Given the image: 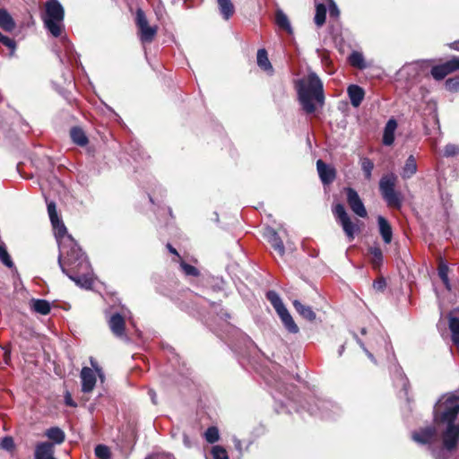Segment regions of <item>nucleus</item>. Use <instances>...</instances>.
I'll return each mask as SVG.
<instances>
[{
    "instance_id": "f257e3e1",
    "label": "nucleus",
    "mask_w": 459,
    "mask_h": 459,
    "mask_svg": "<svg viewBox=\"0 0 459 459\" xmlns=\"http://www.w3.org/2000/svg\"><path fill=\"white\" fill-rule=\"evenodd\" d=\"M48 213L58 242V264L62 272L78 286L90 289L93 283L91 264L76 241L67 234L54 202L48 203Z\"/></svg>"
},
{
    "instance_id": "f03ea898",
    "label": "nucleus",
    "mask_w": 459,
    "mask_h": 459,
    "mask_svg": "<svg viewBox=\"0 0 459 459\" xmlns=\"http://www.w3.org/2000/svg\"><path fill=\"white\" fill-rule=\"evenodd\" d=\"M298 100L306 114H313L325 104L324 85L315 72L295 82Z\"/></svg>"
},
{
    "instance_id": "7ed1b4c3",
    "label": "nucleus",
    "mask_w": 459,
    "mask_h": 459,
    "mask_svg": "<svg viewBox=\"0 0 459 459\" xmlns=\"http://www.w3.org/2000/svg\"><path fill=\"white\" fill-rule=\"evenodd\" d=\"M441 409L442 406L440 404H435L433 410L434 419L436 421L447 424L446 429L443 433V444L446 450L451 451L456 446L459 437V426L455 424L456 409L458 407L450 403L448 409Z\"/></svg>"
},
{
    "instance_id": "20e7f679",
    "label": "nucleus",
    "mask_w": 459,
    "mask_h": 459,
    "mask_svg": "<svg viewBox=\"0 0 459 459\" xmlns=\"http://www.w3.org/2000/svg\"><path fill=\"white\" fill-rule=\"evenodd\" d=\"M41 20L45 29L55 38L62 35L65 30V10L58 0H48L41 13Z\"/></svg>"
},
{
    "instance_id": "39448f33",
    "label": "nucleus",
    "mask_w": 459,
    "mask_h": 459,
    "mask_svg": "<svg viewBox=\"0 0 459 459\" xmlns=\"http://www.w3.org/2000/svg\"><path fill=\"white\" fill-rule=\"evenodd\" d=\"M397 176L394 173L384 175L379 180V191L387 205L392 208L400 209L403 205V195L395 191Z\"/></svg>"
},
{
    "instance_id": "423d86ee",
    "label": "nucleus",
    "mask_w": 459,
    "mask_h": 459,
    "mask_svg": "<svg viewBox=\"0 0 459 459\" xmlns=\"http://www.w3.org/2000/svg\"><path fill=\"white\" fill-rule=\"evenodd\" d=\"M266 299L270 301L275 309L285 329L290 333H298L299 328L293 320V317L290 314L289 310L284 306L280 295L275 290H268L266 292Z\"/></svg>"
},
{
    "instance_id": "0eeeda50",
    "label": "nucleus",
    "mask_w": 459,
    "mask_h": 459,
    "mask_svg": "<svg viewBox=\"0 0 459 459\" xmlns=\"http://www.w3.org/2000/svg\"><path fill=\"white\" fill-rule=\"evenodd\" d=\"M307 410L311 415L325 420H333L341 411L340 407L332 401L321 398H316L314 404L309 403Z\"/></svg>"
},
{
    "instance_id": "6e6552de",
    "label": "nucleus",
    "mask_w": 459,
    "mask_h": 459,
    "mask_svg": "<svg viewBox=\"0 0 459 459\" xmlns=\"http://www.w3.org/2000/svg\"><path fill=\"white\" fill-rule=\"evenodd\" d=\"M333 213L335 216L337 222L342 226L349 241H352L355 238V235L360 231L359 224L351 220L343 204H338L333 207Z\"/></svg>"
},
{
    "instance_id": "1a4fd4ad",
    "label": "nucleus",
    "mask_w": 459,
    "mask_h": 459,
    "mask_svg": "<svg viewBox=\"0 0 459 459\" xmlns=\"http://www.w3.org/2000/svg\"><path fill=\"white\" fill-rule=\"evenodd\" d=\"M91 363L92 367H94L95 371L88 367H83L81 371L82 391L83 393H91L94 389L96 385V373L101 381L104 378L102 369L95 365L92 359H91Z\"/></svg>"
},
{
    "instance_id": "9d476101",
    "label": "nucleus",
    "mask_w": 459,
    "mask_h": 459,
    "mask_svg": "<svg viewBox=\"0 0 459 459\" xmlns=\"http://www.w3.org/2000/svg\"><path fill=\"white\" fill-rule=\"evenodd\" d=\"M426 61H416L404 65L398 72L401 79H405L409 82H412L423 72Z\"/></svg>"
},
{
    "instance_id": "9b49d317",
    "label": "nucleus",
    "mask_w": 459,
    "mask_h": 459,
    "mask_svg": "<svg viewBox=\"0 0 459 459\" xmlns=\"http://www.w3.org/2000/svg\"><path fill=\"white\" fill-rule=\"evenodd\" d=\"M345 193L347 196V203L351 210L359 217L366 218L368 216V212L358 192L351 187H346Z\"/></svg>"
},
{
    "instance_id": "f8f14e48",
    "label": "nucleus",
    "mask_w": 459,
    "mask_h": 459,
    "mask_svg": "<svg viewBox=\"0 0 459 459\" xmlns=\"http://www.w3.org/2000/svg\"><path fill=\"white\" fill-rule=\"evenodd\" d=\"M411 438L420 445H431L437 439V432L435 427L429 426L412 432Z\"/></svg>"
},
{
    "instance_id": "ddd939ff",
    "label": "nucleus",
    "mask_w": 459,
    "mask_h": 459,
    "mask_svg": "<svg viewBox=\"0 0 459 459\" xmlns=\"http://www.w3.org/2000/svg\"><path fill=\"white\" fill-rule=\"evenodd\" d=\"M316 169L319 178L324 185H330L336 178V170L325 163L322 160L316 161Z\"/></svg>"
},
{
    "instance_id": "4468645a",
    "label": "nucleus",
    "mask_w": 459,
    "mask_h": 459,
    "mask_svg": "<svg viewBox=\"0 0 459 459\" xmlns=\"http://www.w3.org/2000/svg\"><path fill=\"white\" fill-rule=\"evenodd\" d=\"M264 236L274 251H276L280 256H283L285 254V247L277 231L273 228H267L264 230Z\"/></svg>"
},
{
    "instance_id": "2eb2a0df",
    "label": "nucleus",
    "mask_w": 459,
    "mask_h": 459,
    "mask_svg": "<svg viewBox=\"0 0 459 459\" xmlns=\"http://www.w3.org/2000/svg\"><path fill=\"white\" fill-rule=\"evenodd\" d=\"M108 326L113 333L118 338L126 337L125 334V316L119 313H114L108 319Z\"/></svg>"
},
{
    "instance_id": "dca6fc26",
    "label": "nucleus",
    "mask_w": 459,
    "mask_h": 459,
    "mask_svg": "<svg viewBox=\"0 0 459 459\" xmlns=\"http://www.w3.org/2000/svg\"><path fill=\"white\" fill-rule=\"evenodd\" d=\"M55 447L54 444L49 442H40L35 447L34 458L35 459H56L54 456Z\"/></svg>"
},
{
    "instance_id": "f3484780",
    "label": "nucleus",
    "mask_w": 459,
    "mask_h": 459,
    "mask_svg": "<svg viewBox=\"0 0 459 459\" xmlns=\"http://www.w3.org/2000/svg\"><path fill=\"white\" fill-rule=\"evenodd\" d=\"M347 93L350 98L351 104L354 108H358L365 97V91L357 84H351L347 88Z\"/></svg>"
},
{
    "instance_id": "a211bd4d",
    "label": "nucleus",
    "mask_w": 459,
    "mask_h": 459,
    "mask_svg": "<svg viewBox=\"0 0 459 459\" xmlns=\"http://www.w3.org/2000/svg\"><path fill=\"white\" fill-rule=\"evenodd\" d=\"M449 329L452 333V340L459 347V309H454L448 315Z\"/></svg>"
},
{
    "instance_id": "6ab92c4d",
    "label": "nucleus",
    "mask_w": 459,
    "mask_h": 459,
    "mask_svg": "<svg viewBox=\"0 0 459 459\" xmlns=\"http://www.w3.org/2000/svg\"><path fill=\"white\" fill-rule=\"evenodd\" d=\"M397 128V122L394 118H390L384 128L383 144L391 146L394 142V133Z\"/></svg>"
},
{
    "instance_id": "aec40b11",
    "label": "nucleus",
    "mask_w": 459,
    "mask_h": 459,
    "mask_svg": "<svg viewBox=\"0 0 459 459\" xmlns=\"http://www.w3.org/2000/svg\"><path fill=\"white\" fill-rule=\"evenodd\" d=\"M377 224L379 229V233L383 238V241L385 244H389L392 241L393 238V230L388 221L383 217L382 215L377 216Z\"/></svg>"
},
{
    "instance_id": "412c9836",
    "label": "nucleus",
    "mask_w": 459,
    "mask_h": 459,
    "mask_svg": "<svg viewBox=\"0 0 459 459\" xmlns=\"http://www.w3.org/2000/svg\"><path fill=\"white\" fill-rule=\"evenodd\" d=\"M266 382L269 385L274 387L280 394H283L288 399H292L290 390L292 386L287 385L281 377H271V378L266 379Z\"/></svg>"
},
{
    "instance_id": "4be33fe9",
    "label": "nucleus",
    "mask_w": 459,
    "mask_h": 459,
    "mask_svg": "<svg viewBox=\"0 0 459 459\" xmlns=\"http://www.w3.org/2000/svg\"><path fill=\"white\" fill-rule=\"evenodd\" d=\"M0 27L7 32L13 31L16 27L13 18L4 8H0Z\"/></svg>"
},
{
    "instance_id": "5701e85b",
    "label": "nucleus",
    "mask_w": 459,
    "mask_h": 459,
    "mask_svg": "<svg viewBox=\"0 0 459 459\" xmlns=\"http://www.w3.org/2000/svg\"><path fill=\"white\" fill-rule=\"evenodd\" d=\"M45 436L52 441L50 443L54 444V446L62 444L65 439V432L58 427L48 429L45 432Z\"/></svg>"
},
{
    "instance_id": "b1692460",
    "label": "nucleus",
    "mask_w": 459,
    "mask_h": 459,
    "mask_svg": "<svg viewBox=\"0 0 459 459\" xmlns=\"http://www.w3.org/2000/svg\"><path fill=\"white\" fill-rule=\"evenodd\" d=\"M31 308L34 312L46 316L50 313V303L46 299H32L30 301Z\"/></svg>"
},
{
    "instance_id": "393cba45",
    "label": "nucleus",
    "mask_w": 459,
    "mask_h": 459,
    "mask_svg": "<svg viewBox=\"0 0 459 459\" xmlns=\"http://www.w3.org/2000/svg\"><path fill=\"white\" fill-rule=\"evenodd\" d=\"M293 307L296 311L305 319L308 321H313L316 319V313L313 311L311 307L305 306L297 299L293 301Z\"/></svg>"
},
{
    "instance_id": "a878e982",
    "label": "nucleus",
    "mask_w": 459,
    "mask_h": 459,
    "mask_svg": "<svg viewBox=\"0 0 459 459\" xmlns=\"http://www.w3.org/2000/svg\"><path fill=\"white\" fill-rule=\"evenodd\" d=\"M70 136L73 143L79 146H85L89 142L85 132L78 126H74L71 129Z\"/></svg>"
},
{
    "instance_id": "bb28decb",
    "label": "nucleus",
    "mask_w": 459,
    "mask_h": 459,
    "mask_svg": "<svg viewBox=\"0 0 459 459\" xmlns=\"http://www.w3.org/2000/svg\"><path fill=\"white\" fill-rule=\"evenodd\" d=\"M220 13L224 20H229L235 12V7L231 0H217Z\"/></svg>"
},
{
    "instance_id": "cd10ccee",
    "label": "nucleus",
    "mask_w": 459,
    "mask_h": 459,
    "mask_svg": "<svg viewBox=\"0 0 459 459\" xmlns=\"http://www.w3.org/2000/svg\"><path fill=\"white\" fill-rule=\"evenodd\" d=\"M417 172L416 160L412 155H410L406 160L405 165L403 168L402 177L403 178H410Z\"/></svg>"
},
{
    "instance_id": "c85d7f7f",
    "label": "nucleus",
    "mask_w": 459,
    "mask_h": 459,
    "mask_svg": "<svg viewBox=\"0 0 459 459\" xmlns=\"http://www.w3.org/2000/svg\"><path fill=\"white\" fill-rule=\"evenodd\" d=\"M275 22L280 29L284 30L289 33L292 32V28L289 18L282 10H277L275 14Z\"/></svg>"
},
{
    "instance_id": "c756f323",
    "label": "nucleus",
    "mask_w": 459,
    "mask_h": 459,
    "mask_svg": "<svg viewBox=\"0 0 459 459\" xmlns=\"http://www.w3.org/2000/svg\"><path fill=\"white\" fill-rule=\"evenodd\" d=\"M256 62L261 69L264 71H273V66L268 59V55L264 48L258 49L256 54Z\"/></svg>"
},
{
    "instance_id": "7c9ffc66",
    "label": "nucleus",
    "mask_w": 459,
    "mask_h": 459,
    "mask_svg": "<svg viewBox=\"0 0 459 459\" xmlns=\"http://www.w3.org/2000/svg\"><path fill=\"white\" fill-rule=\"evenodd\" d=\"M326 18V7L324 4H317L316 5L315 23L317 27L325 24Z\"/></svg>"
},
{
    "instance_id": "2f4dec72",
    "label": "nucleus",
    "mask_w": 459,
    "mask_h": 459,
    "mask_svg": "<svg viewBox=\"0 0 459 459\" xmlns=\"http://www.w3.org/2000/svg\"><path fill=\"white\" fill-rule=\"evenodd\" d=\"M156 33L157 29L148 25L140 30V39L142 42H152Z\"/></svg>"
},
{
    "instance_id": "473e14b6",
    "label": "nucleus",
    "mask_w": 459,
    "mask_h": 459,
    "mask_svg": "<svg viewBox=\"0 0 459 459\" xmlns=\"http://www.w3.org/2000/svg\"><path fill=\"white\" fill-rule=\"evenodd\" d=\"M450 403H452L454 405H457L458 409H456V416L459 413V401L456 396L451 394L447 396H443L440 398L436 404H440L442 406L441 410H446L449 408Z\"/></svg>"
},
{
    "instance_id": "72a5a7b5",
    "label": "nucleus",
    "mask_w": 459,
    "mask_h": 459,
    "mask_svg": "<svg viewBox=\"0 0 459 459\" xmlns=\"http://www.w3.org/2000/svg\"><path fill=\"white\" fill-rule=\"evenodd\" d=\"M360 165L365 178L369 180L371 178L372 170L374 169L373 161L368 157H363L360 159Z\"/></svg>"
},
{
    "instance_id": "f704fd0d",
    "label": "nucleus",
    "mask_w": 459,
    "mask_h": 459,
    "mask_svg": "<svg viewBox=\"0 0 459 459\" xmlns=\"http://www.w3.org/2000/svg\"><path fill=\"white\" fill-rule=\"evenodd\" d=\"M349 61L351 65L359 69H364L366 67L364 56L360 52H352L349 57Z\"/></svg>"
},
{
    "instance_id": "c9c22d12",
    "label": "nucleus",
    "mask_w": 459,
    "mask_h": 459,
    "mask_svg": "<svg viewBox=\"0 0 459 459\" xmlns=\"http://www.w3.org/2000/svg\"><path fill=\"white\" fill-rule=\"evenodd\" d=\"M448 271H449L448 266L445 263L442 262L439 264L438 276L441 279V281H443L446 290H450L451 285H450V281L448 279Z\"/></svg>"
},
{
    "instance_id": "e433bc0d",
    "label": "nucleus",
    "mask_w": 459,
    "mask_h": 459,
    "mask_svg": "<svg viewBox=\"0 0 459 459\" xmlns=\"http://www.w3.org/2000/svg\"><path fill=\"white\" fill-rule=\"evenodd\" d=\"M204 438L210 444L219 441L220 433L218 428L214 426L209 427L204 432Z\"/></svg>"
},
{
    "instance_id": "4c0bfd02",
    "label": "nucleus",
    "mask_w": 459,
    "mask_h": 459,
    "mask_svg": "<svg viewBox=\"0 0 459 459\" xmlns=\"http://www.w3.org/2000/svg\"><path fill=\"white\" fill-rule=\"evenodd\" d=\"M369 252L372 255V264L375 269L378 268L383 262V254L379 247H370Z\"/></svg>"
},
{
    "instance_id": "58836bf2",
    "label": "nucleus",
    "mask_w": 459,
    "mask_h": 459,
    "mask_svg": "<svg viewBox=\"0 0 459 459\" xmlns=\"http://www.w3.org/2000/svg\"><path fill=\"white\" fill-rule=\"evenodd\" d=\"M211 455L213 459H229L227 450L220 445H215L212 447Z\"/></svg>"
},
{
    "instance_id": "ea45409f",
    "label": "nucleus",
    "mask_w": 459,
    "mask_h": 459,
    "mask_svg": "<svg viewBox=\"0 0 459 459\" xmlns=\"http://www.w3.org/2000/svg\"><path fill=\"white\" fill-rule=\"evenodd\" d=\"M447 74H449L446 65L444 64L439 65H435L431 69V75L436 80H442L444 79Z\"/></svg>"
},
{
    "instance_id": "a19ab883",
    "label": "nucleus",
    "mask_w": 459,
    "mask_h": 459,
    "mask_svg": "<svg viewBox=\"0 0 459 459\" xmlns=\"http://www.w3.org/2000/svg\"><path fill=\"white\" fill-rule=\"evenodd\" d=\"M179 265H180L181 270L183 271V273L186 276H195V277H196V276L199 275V271H198L197 268H195V266H193L191 264H186L181 258L179 260Z\"/></svg>"
},
{
    "instance_id": "79ce46f5",
    "label": "nucleus",
    "mask_w": 459,
    "mask_h": 459,
    "mask_svg": "<svg viewBox=\"0 0 459 459\" xmlns=\"http://www.w3.org/2000/svg\"><path fill=\"white\" fill-rule=\"evenodd\" d=\"M0 261L8 268L14 267V264L4 245H0Z\"/></svg>"
},
{
    "instance_id": "37998d69",
    "label": "nucleus",
    "mask_w": 459,
    "mask_h": 459,
    "mask_svg": "<svg viewBox=\"0 0 459 459\" xmlns=\"http://www.w3.org/2000/svg\"><path fill=\"white\" fill-rule=\"evenodd\" d=\"M95 455L100 459H109L110 450L105 445H97L94 449Z\"/></svg>"
},
{
    "instance_id": "c03bdc74",
    "label": "nucleus",
    "mask_w": 459,
    "mask_h": 459,
    "mask_svg": "<svg viewBox=\"0 0 459 459\" xmlns=\"http://www.w3.org/2000/svg\"><path fill=\"white\" fill-rule=\"evenodd\" d=\"M0 448L8 452H12L14 449L13 438L10 436H6L2 438L0 442Z\"/></svg>"
},
{
    "instance_id": "a18cd8bd",
    "label": "nucleus",
    "mask_w": 459,
    "mask_h": 459,
    "mask_svg": "<svg viewBox=\"0 0 459 459\" xmlns=\"http://www.w3.org/2000/svg\"><path fill=\"white\" fill-rule=\"evenodd\" d=\"M459 154V146L453 143H448L445 146L443 155L446 158L454 157Z\"/></svg>"
},
{
    "instance_id": "49530a36",
    "label": "nucleus",
    "mask_w": 459,
    "mask_h": 459,
    "mask_svg": "<svg viewBox=\"0 0 459 459\" xmlns=\"http://www.w3.org/2000/svg\"><path fill=\"white\" fill-rule=\"evenodd\" d=\"M136 24L139 30L149 25L146 15L142 9H138L136 12Z\"/></svg>"
},
{
    "instance_id": "de8ad7c7",
    "label": "nucleus",
    "mask_w": 459,
    "mask_h": 459,
    "mask_svg": "<svg viewBox=\"0 0 459 459\" xmlns=\"http://www.w3.org/2000/svg\"><path fill=\"white\" fill-rule=\"evenodd\" d=\"M449 74L459 70V57H453L452 59L444 63Z\"/></svg>"
},
{
    "instance_id": "09e8293b",
    "label": "nucleus",
    "mask_w": 459,
    "mask_h": 459,
    "mask_svg": "<svg viewBox=\"0 0 459 459\" xmlns=\"http://www.w3.org/2000/svg\"><path fill=\"white\" fill-rule=\"evenodd\" d=\"M353 337L356 340L357 343L360 346V348L366 353L368 358L372 362L376 363V359H375L374 355L372 354V352L368 350V348L366 347L365 343L359 338V336L355 333H353Z\"/></svg>"
},
{
    "instance_id": "8fccbe9b",
    "label": "nucleus",
    "mask_w": 459,
    "mask_h": 459,
    "mask_svg": "<svg viewBox=\"0 0 459 459\" xmlns=\"http://www.w3.org/2000/svg\"><path fill=\"white\" fill-rule=\"evenodd\" d=\"M0 42L3 45H4L5 47H7L8 48H10L12 50V52H13L15 50L16 43L13 39H11L7 36H4V34H1L0 35Z\"/></svg>"
},
{
    "instance_id": "3c124183",
    "label": "nucleus",
    "mask_w": 459,
    "mask_h": 459,
    "mask_svg": "<svg viewBox=\"0 0 459 459\" xmlns=\"http://www.w3.org/2000/svg\"><path fill=\"white\" fill-rule=\"evenodd\" d=\"M396 373H397V378H398L401 385L403 386V390L405 392H407L408 379L403 375V373L402 372L401 368H396Z\"/></svg>"
},
{
    "instance_id": "603ef678",
    "label": "nucleus",
    "mask_w": 459,
    "mask_h": 459,
    "mask_svg": "<svg viewBox=\"0 0 459 459\" xmlns=\"http://www.w3.org/2000/svg\"><path fill=\"white\" fill-rule=\"evenodd\" d=\"M446 85L451 91H459V76L447 80Z\"/></svg>"
},
{
    "instance_id": "864d4df0",
    "label": "nucleus",
    "mask_w": 459,
    "mask_h": 459,
    "mask_svg": "<svg viewBox=\"0 0 459 459\" xmlns=\"http://www.w3.org/2000/svg\"><path fill=\"white\" fill-rule=\"evenodd\" d=\"M329 14L331 17H338L339 14H340V11H339V8L338 6L336 5L335 3L332 2L330 4H329Z\"/></svg>"
},
{
    "instance_id": "5fc2aeb1",
    "label": "nucleus",
    "mask_w": 459,
    "mask_h": 459,
    "mask_svg": "<svg viewBox=\"0 0 459 459\" xmlns=\"http://www.w3.org/2000/svg\"><path fill=\"white\" fill-rule=\"evenodd\" d=\"M385 285H386L385 281L383 278H381L377 281H375L373 283V287L377 290H384V289L385 288Z\"/></svg>"
},
{
    "instance_id": "6e6d98bb",
    "label": "nucleus",
    "mask_w": 459,
    "mask_h": 459,
    "mask_svg": "<svg viewBox=\"0 0 459 459\" xmlns=\"http://www.w3.org/2000/svg\"><path fill=\"white\" fill-rule=\"evenodd\" d=\"M183 444L186 448H191L195 445L194 441L185 432L183 433Z\"/></svg>"
},
{
    "instance_id": "4d7b16f0",
    "label": "nucleus",
    "mask_w": 459,
    "mask_h": 459,
    "mask_svg": "<svg viewBox=\"0 0 459 459\" xmlns=\"http://www.w3.org/2000/svg\"><path fill=\"white\" fill-rule=\"evenodd\" d=\"M232 441H233L235 449L239 453L240 455H242V454H243V447H242L241 440L238 439V437H234Z\"/></svg>"
},
{
    "instance_id": "13d9d810",
    "label": "nucleus",
    "mask_w": 459,
    "mask_h": 459,
    "mask_svg": "<svg viewBox=\"0 0 459 459\" xmlns=\"http://www.w3.org/2000/svg\"><path fill=\"white\" fill-rule=\"evenodd\" d=\"M65 403L68 406L76 407V403L74 402V400L69 393H66L65 395Z\"/></svg>"
},
{
    "instance_id": "bf43d9fd",
    "label": "nucleus",
    "mask_w": 459,
    "mask_h": 459,
    "mask_svg": "<svg viewBox=\"0 0 459 459\" xmlns=\"http://www.w3.org/2000/svg\"><path fill=\"white\" fill-rule=\"evenodd\" d=\"M378 339L384 344L385 349L388 351L390 343L388 342L387 339L384 335H379Z\"/></svg>"
},
{
    "instance_id": "052dcab7",
    "label": "nucleus",
    "mask_w": 459,
    "mask_h": 459,
    "mask_svg": "<svg viewBox=\"0 0 459 459\" xmlns=\"http://www.w3.org/2000/svg\"><path fill=\"white\" fill-rule=\"evenodd\" d=\"M148 394H149V396L151 397L152 403L157 404V395H156L155 391L151 389V390H149Z\"/></svg>"
},
{
    "instance_id": "680f3d73",
    "label": "nucleus",
    "mask_w": 459,
    "mask_h": 459,
    "mask_svg": "<svg viewBox=\"0 0 459 459\" xmlns=\"http://www.w3.org/2000/svg\"><path fill=\"white\" fill-rule=\"evenodd\" d=\"M167 248L171 254L177 255L180 259L179 254L178 253L176 248H174L169 243L167 244Z\"/></svg>"
},
{
    "instance_id": "e2e57ef3",
    "label": "nucleus",
    "mask_w": 459,
    "mask_h": 459,
    "mask_svg": "<svg viewBox=\"0 0 459 459\" xmlns=\"http://www.w3.org/2000/svg\"><path fill=\"white\" fill-rule=\"evenodd\" d=\"M218 315H219L220 318L223 319V320H227L228 318H230V314L227 312H224V311H221Z\"/></svg>"
},
{
    "instance_id": "0e129e2a",
    "label": "nucleus",
    "mask_w": 459,
    "mask_h": 459,
    "mask_svg": "<svg viewBox=\"0 0 459 459\" xmlns=\"http://www.w3.org/2000/svg\"><path fill=\"white\" fill-rule=\"evenodd\" d=\"M61 40L62 42H64L66 51H70V49L72 48V45L70 44V42L65 38H62Z\"/></svg>"
},
{
    "instance_id": "69168bd1",
    "label": "nucleus",
    "mask_w": 459,
    "mask_h": 459,
    "mask_svg": "<svg viewBox=\"0 0 459 459\" xmlns=\"http://www.w3.org/2000/svg\"><path fill=\"white\" fill-rule=\"evenodd\" d=\"M451 48L455 50H459V41H455L451 44Z\"/></svg>"
},
{
    "instance_id": "338daca9",
    "label": "nucleus",
    "mask_w": 459,
    "mask_h": 459,
    "mask_svg": "<svg viewBox=\"0 0 459 459\" xmlns=\"http://www.w3.org/2000/svg\"><path fill=\"white\" fill-rule=\"evenodd\" d=\"M344 349H345V346L343 344L341 345V347L339 348V351H338L339 356L342 355Z\"/></svg>"
},
{
    "instance_id": "774afa93",
    "label": "nucleus",
    "mask_w": 459,
    "mask_h": 459,
    "mask_svg": "<svg viewBox=\"0 0 459 459\" xmlns=\"http://www.w3.org/2000/svg\"><path fill=\"white\" fill-rule=\"evenodd\" d=\"M166 459H175V457L172 455H167Z\"/></svg>"
}]
</instances>
